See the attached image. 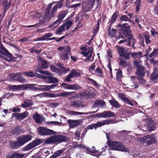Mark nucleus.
Segmentation results:
<instances>
[{"mask_svg":"<svg viewBox=\"0 0 158 158\" xmlns=\"http://www.w3.org/2000/svg\"><path fill=\"white\" fill-rule=\"evenodd\" d=\"M63 0H60L57 4L54 6L51 11V8L53 3H52L48 4L47 8L43 13V15L41 17H39L40 18L39 23L41 24H44L48 22L52 18L55 17L58 7L60 8L63 6Z\"/></svg>","mask_w":158,"mask_h":158,"instance_id":"1","label":"nucleus"},{"mask_svg":"<svg viewBox=\"0 0 158 158\" xmlns=\"http://www.w3.org/2000/svg\"><path fill=\"white\" fill-rule=\"evenodd\" d=\"M156 123L152 120L146 117L135 126V128L139 129L141 132H146L153 131L156 128Z\"/></svg>","mask_w":158,"mask_h":158,"instance_id":"2","label":"nucleus"},{"mask_svg":"<svg viewBox=\"0 0 158 158\" xmlns=\"http://www.w3.org/2000/svg\"><path fill=\"white\" fill-rule=\"evenodd\" d=\"M68 138L62 135L49 137L44 142V144H58L63 142L67 141Z\"/></svg>","mask_w":158,"mask_h":158,"instance_id":"3","label":"nucleus"},{"mask_svg":"<svg viewBox=\"0 0 158 158\" xmlns=\"http://www.w3.org/2000/svg\"><path fill=\"white\" fill-rule=\"evenodd\" d=\"M156 136L154 135H145L143 137H140L137 140L141 144L146 146L155 143L156 142Z\"/></svg>","mask_w":158,"mask_h":158,"instance_id":"4","label":"nucleus"},{"mask_svg":"<svg viewBox=\"0 0 158 158\" xmlns=\"http://www.w3.org/2000/svg\"><path fill=\"white\" fill-rule=\"evenodd\" d=\"M109 147L113 150L121 151L123 152H127L128 150L124 145L121 142L113 141L109 144Z\"/></svg>","mask_w":158,"mask_h":158,"instance_id":"5","label":"nucleus"},{"mask_svg":"<svg viewBox=\"0 0 158 158\" xmlns=\"http://www.w3.org/2000/svg\"><path fill=\"white\" fill-rule=\"evenodd\" d=\"M114 123H115V121L113 119L104 120L102 121L98 122L96 123L89 125L87 127L86 129L88 130H92L93 128H95L96 129L97 128L101 127L106 124L108 125Z\"/></svg>","mask_w":158,"mask_h":158,"instance_id":"6","label":"nucleus"},{"mask_svg":"<svg viewBox=\"0 0 158 158\" xmlns=\"http://www.w3.org/2000/svg\"><path fill=\"white\" fill-rule=\"evenodd\" d=\"M116 48L118 53L120 56L124 57L126 60L130 59V52L122 47L118 46H117Z\"/></svg>","mask_w":158,"mask_h":158,"instance_id":"7","label":"nucleus"},{"mask_svg":"<svg viewBox=\"0 0 158 158\" xmlns=\"http://www.w3.org/2000/svg\"><path fill=\"white\" fill-rule=\"evenodd\" d=\"M95 2V0H87L84 3H83L82 6V9L83 10L84 12H88L93 7Z\"/></svg>","mask_w":158,"mask_h":158,"instance_id":"8","label":"nucleus"},{"mask_svg":"<svg viewBox=\"0 0 158 158\" xmlns=\"http://www.w3.org/2000/svg\"><path fill=\"white\" fill-rule=\"evenodd\" d=\"M38 132L39 134L41 135H54L56 133V132L52 130L42 127H39Z\"/></svg>","mask_w":158,"mask_h":158,"instance_id":"9","label":"nucleus"},{"mask_svg":"<svg viewBox=\"0 0 158 158\" xmlns=\"http://www.w3.org/2000/svg\"><path fill=\"white\" fill-rule=\"evenodd\" d=\"M71 49L69 46L65 47V50L62 52L60 55V58L63 60H65L69 59V55L70 54Z\"/></svg>","mask_w":158,"mask_h":158,"instance_id":"10","label":"nucleus"},{"mask_svg":"<svg viewBox=\"0 0 158 158\" xmlns=\"http://www.w3.org/2000/svg\"><path fill=\"white\" fill-rule=\"evenodd\" d=\"M43 142V140L41 139H37L32 141V142L27 145L26 147V149L27 150H30L33 148L40 145Z\"/></svg>","mask_w":158,"mask_h":158,"instance_id":"11","label":"nucleus"},{"mask_svg":"<svg viewBox=\"0 0 158 158\" xmlns=\"http://www.w3.org/2000/svg\"><path fill=\"white\" fill-rule=\"evenodd\" d=\"M118 27L124 31V34L126 35V36H128L129 34H131V31H129L130 27L128 25V24L124 23L122 25L119 24L118 25Z\"/></svg>","mask_w":158,"mask_h":158,"instance_id":"12","label":"nucleus"},{"mask_svg":"<svg viewBox=\"0 0 158 158\" xmlns=\"http://www.w3.org/2000/svg\"><path fill=\"white\" fill-rule=\"evenodd\" d=\"M32 136L31 135H24L21 136L19 139L20 141V144L22 145L27 142L31 140Z\"/></svg>","mask_w":158,"mask_h":158,"instance_id":"13","label":"nucleus"},{"mask_svg":"<svg viewBox=\"0 0 158 158\" xmlns=\"http://www.w3.org/2000/svg\"><path fill=\"white\" fill-rule=\"evenodd\" d=\"M81 53L85 56H87L85 60V61H91V58L92 55V52L91 51H90L89 50L85 48Z\"/></svg>","mask_w":158,"mask_h":158,"instance_id":"14","label":"nucleus"},{"mask_svg":"<svg viewBox=\"0 0 158 158\" xmlns=\"http://www.w3.org/2000/svg\"><path fill=\"white\" fill-rule=\"evenodd\" d=\"M57 84H53L51 85H38L39 87H40V91H47L51 89H52L56 87Z\"/></svg>","mask_w":158,"mask_h":158,"instance_id":"15","label":"nucleus"},{"mask_svg":"<svg viewBox=\"0 0 158 158\" xmlns=\"http://www.w3.org/2000/svg\"><path fill=\"white\" fill-rule=\"evenodd\" d=\"M97 93V91L93 88H90L88 91H86L85 95L88 97L93 98L95 96Z\"/></svg>","mask_w":158,"mask_h":158,"instance_id":"16","label":"nucleus"},{"mask_svg":"<svg viewBox=\"0 0 158 158\" xmlns=\"http://www.w3.org/2000/svg\"><path fill=\"white\" fill-rule=\"evenodd\" d=\"M75 94L74 91L71 92H64L60 93L58 94H53V98L58 97H66Z\"/></svg>","mask_w":158,"mask_h":158,"instance_id":"17","label":"nucleus"},{"mask_svg":"<svg viewBox=\"0 0 158 158\" xmlns=\"http://www.w3.org/2000/svg\"><path fill=\"white\" fill-rule=\"evenodd\" d=\"M68 123L69 124V126L70 127L73 128L75 127L81 123V120H69L68 121Z\"/></svg>","mask_w":158,"mask_h":158,"instance_id":"18","label":"nucleus"},{"mask_svg":"<svg viewBox=\"0 0 158 158\" xmlns=\"http://www.w3.org/2000/svg\"><path fill=\"white\" fill-rule=\"evenodd\" d=\"M38 85H36L34 84H25L23 85L24 88L25 89H30L33 91H40V87H35L36 85L38 86Z\"/></svg>","mask_w":158,"mask_h":158,"instance_id":"19","label":"nucleus"},{"mask_svg":"<svg viewBox=\"0 0 158 158\" xmlns=\"http://www.w3.org/2000/svg\"><path fill=\"white\" fill-rule=\"evenodd\" d=\"M118 96L122 100L124 101V102L126 103L131 106H133V104L126 97V95L123 94H118Z\"/></svg>","mask_w":158,"mask_h":158,"instance_id":"20","label":"nucleus"},{"mask_svg":"<svg viewBox=\"0 0 158 158\" xmlns=\"http://www.w3.org/2000/svg\"><path fill=\"white\" fill-rule=\"evenodd\" d=\"M33 118L35 121L38 123H41L44 121V117L37 113L33 115Z\"/></svg>","mask_w":158,"mask_h":158,"instance_id":"21","label":"nucleus"},{"mask_svg":"<svg viewBox=\"0 0 158 158\" xmlns=\"http://www.w3.org/2000/svg\"><path fill=\"white\" fill-rule=\"evenodd\" d=\"M70 105L73 107H75L77 108L81 107L82 108L85 106V105L81 102H79L77 101H71L69 102Z\"/></svg>","mask_w":158,"mask_h":158,"instance_id":"22","label":"nucleus"},{"mask_svg":"<svg viewBox=\"0 0 158 158\" xmlns=\"http://www.w3.org/2000/svg\"><path fill=\"white\" fill-rule=\"evenodd\" d=\"M106 106L105 102L102 100H98L95 101L92 106V108H95L98 106L103 107Z\"/></svg>","mask_w":158,"mask_h":158,"instance_id":"23","label":"nucleus"},{"mask_svg":"<svg viewBox=\"0 0 158 158\" xmlns=\"http://www.w3.org/2000/svg\"><path fill=\"white\" fill-rule=\"evenodd\" d=\"M15 117L18 119H23L28 116L27 112H24L21 113H15L13 114Z\"/></svg>","mask_w":158,"mask_h":158,"instance_id":"24","label":"nucleus"},{"mask_svg":"<svg viewBox=\"0 0 158 158\" xmlns=\"http://www.w3.org/2000/svg\"><path fill=\"white\" fill-rule=\"evenodd\" d=\"M20 143L18 138L17 141L10 143V146L12 148H17L22 146V145L20 144Z\"/></svg>","mask_w":158,"mask_h":158,"instance_id":"25","label":"nucleus"},{"mask_svg":"<svg viewBox=\"0 0 158 158\" xmlns=\"http://www.w3.org/2000/svg\"><path fill=\"white\" fill-rule=\"evenodd\" d=\"M39 63L40 64V67L42 69H46L48 68L49 65V63L44 60H40Z\"/></svg>","mask_w":158,"mask_h":158,"instance_id":"26","label":"nucleus"},{"mask_svg":"<svg viewBox=\"0 0 158 158\" xmlns=\"http://www.w3.org/2000/svg\"><path fill=\"white\" fill-rule=\"evenodd\" d=\"M33 105L32 101L29 99H27L25 100L23 103L21 105V106L23 108L29 107Z\"/></svg>","mask_w":158,"mask_h":158,"instance_id":"27","label":"nucleus"},{"mask_svg":"<svg viewBox=\"0 0 158 158\" xmlns=\"http://www.w3.org/2000/svg\"><path fill=\"white\" fill-rule=\"evenodd\" d=\"M36 96L40 97H49L53 98V94L50 93H43L36 95Z\"/></svg>","mask_w":158,"mask_h":158,"instance_id":"28","label":"nucleus"},{"mask_svg":"<svg viewBox=\"0 0 158 158\" xmlns=\"http://www.w3.org/2000/svg\"><path fill=\"white\" fill-rule=\"evenodd\" d=\"M2 51L0 50V54L7 56L8 58H11L12 55L5 48H2Z\"/></svg>","mask_w":158,"mask_h":158,"instance_id":"29","label":"nucleus"},{"mask_svg":"<svg viewBox=\"0 0 158 158\" xmlns=\"http://www.w3.org/2000/svg\"><path fill=\"white\" fill-rule=\"evenodd\" d=\"M128 38V41L127 42L126 45L128 46L131 45V42H132V47L134 48V44L136 42V40L132 38V36L131 35L129 34Z\"/></svg>","mask_w":158,"mask_h":158,"instance_id":"30","label":"nucleus"},{"mask_svg":"<svg viewBox=\"0 0 158 158\" xmlns=\"http://www.w3.org/2000/svg\"><path fill=\"white\" fill-rule=\"evenodd\" d=\"M136 75L139 76V77H143L144 75V69L143 67H139L137 70Z\"/></svg>","mask_w":158,"mask_h":158,"instance_id":"31","label":"nucleus"},{"mask_svg":"<svg viewBox=\"0 0 158 158\" xmlns=\"http://www.w3.org/2000/svg\"><path fill=\"white\" fill-rule=\"evenodd\" d=\"M58 67L60 68V71L58 72V73H66L67 72L69 71V69H66L64 67L62 66L60 64H58Z\"/></svg>","mask_w":158,"mask_h":158,"instance_id":"32","label":"nucleus"},{"mask_svg":"<svg viewBox=\"0 0 158 158\" xmlns=\"http://www.w3.org/2000/svg\"><path fill=\"white\" fill-rule=\"evenodd\" d=\"M24 87L23 85H13L9 86V89L10 90L12 91H16L19 90L21 88Z\"/></svg>","mask_w":158,"mask_h":158,"instance_id":"33","label":"nucleus"},{"mask_svg":"<svg viewBox=\"0 0 158 158\" xmlns=\"http://www.w3.org/2000/svg\"><path fill=\"white\" fill-rule=\"evenodd\" d=\"M24 156V154H20L17 153H14L11 154L10 156H8L6 158H22Z\"/></svg>","mask_w":158,"mask_h":158,"instance_id":"34","label":"nucleus"},{"mask_svg":"<svg viewBox=\"0 0 158 158\" xmlns=\"http://www.w3.org/2000/svg\"><path fill=\"white\" fill-rule=\"evenodd\" d=\"M69 74L71 76V77L72 78L78 77L81 75V74L79 73L76 70H72Z\"/></svg>","mask_w":158,"mask_h":158,"instance_id":"35","label":"nucleus"},{"mask_svg":"<svg viewBox=\"0 0 158 158\" xmlns=\"http://www.w3.org/2000/svg\"><path fill=\"white\" fill-rule=\"evenodd\" d=\"M109 102L112 106L118 108L120 107V105L114 99L110 100Z\"/></svg>","mask_w":158,"mask_h":158,"instance_id":"36","label":"nucleus"},{"mask_svg":"<svg viewBox=\"0 0 158 158\" xmlns=\"http://www.w3.org/2000/svg\"><path fill=\"white\" fill-rule=\"evenodd\" d=\"M72 23L73 21L72 20L67 19L66 20V22L63 24L65 27H66V29L67 30H69L72 24Z\"/></svg>","mask_w":158,"mask_h":158,"instance_id":"37","label":"nucleus"},{"mask_svg":"<svg viewBox=\"0 0 158 158\" xmlns=\"http://www.w3.org/2000/svg\"><path fill=\"white\" fill-rule=\"evenodd\" d=\"M35 72H39V73H41V74H43L45 75H51L52 73L48 71H44L40 69H37L35 70Z\"/></svg>","mask_w":158,"mask_h":158,"instance_id":"38","label":"nucleus"},{"mask_svg":"<svg viewBox=\"0 0 158 158\" xmlns=\"http://www.w3.org/2000/svg\"><path fill=\"white\" fill-rule=\"evenodd\" d=\"M67 14V12L66 11H64L62 12L60 14L58 15L57 17L58 19L57 20L60 22L65 17Z\"/></svg>","mask_w":158,"mask_h":158,"instance_id":"39","label":"nucleus"},{"mask_svg":"<svg viewBox=\"0 0 158 158\" xmlns=\"http://www.w3.org/2000/svg\"><path fill=\"white\" fill-rule=\"evenodd\" d=\"M11 132L14 135H18L22 133V131L19 127L15 128Z\"/></svg>","mask_w":158,"mask_h":158,"instance_id":"40","label":"nucleus"},{"mask_svg":"<svg viewBox=\"0 0 158 158\" xmlns=\"http://www.w3.org/2000/svg\"><path fill=\"white\" fill-rule=\"evenodd\" d=\"M60 23V22L57 20L56 21L53 22L52 24L49 25L48 27L52 28V29H54L59 26Z\"/></svg>","mask_w":158,"mask_h":158,"instance_id":"41","label":"nucleus"},{"mask_svg":"<svg viewBox=\"0 0 158 158\" xmlns=\"http://www.w3.org/2000/svg\"><path fill=\"white\" fill-rule=\"evenodd\" d=\"M95 74L100 77H102L103 76L102 72V70L99 68H97L96 69L95 71Z\"/></svg>","mask_w":158,"mask_h":158,"instance_id":"42","label":"nucleus"},{"mask_svg":"<svg viewBox=\"0 0 158 158\" xmlns=\"http://www.w3.org/2000/svg\"><path fill=\"white\" fill-rule=\"evenodd\" d=\"M131 56L133 58H140L142 57V53L141 52H136L132 53Z\"/></svg>","mask_w":158,"mask_h":158,"instance_id":"43","label":"nucleus"},{"mask_svg":"<svg viewBox=\"0 0 158 158\" xmlns=\"http://www.w3.org/2000/svg\"><path fill=\"white\" fill-rule=\"evenodd\" d=\"M23 74V73H10V74L9 77H10V78L11 79H13L14 78H15L17 77H18V76H20L21 75H22Z\"/></svg>","mask_w":158,"mask_h":158,"instance_id":"44","label":"nucleus"},{"mask_svg":"<svg viewBox=\"0 0 158 158\" xmlns=\"http://www.w3.org/2000/svg\"><path fill=\"white\" fill-rule=\"evenodd\" d=\"M47 80H49L52 83H56L58 82V79L52 76L47 77Z\"/></svg>","mask_w":158,"mask_h":158,"instance_id":"45","label":"nucleus"},{"mask_svg":"<svg viewBox=\"0 0 158 158\" xmlns=\"http://www.w3.org/2000/svg\"><path fill=\"white\" fill-rule=\"evenodd\" d=\"M105 118L111 117H115L116 116L110 111H105Z\"/></svg>","mask_w":158,"mask_h":158,"instance_id":"46","label":"nucleus"},{"mask_svg":"<svg viewBox=\"0 0 158 158\" xmlns=\"http://www.w3.org/2000/svg\"><path fill=\"white\" fill-rule=\"evenodd\" d=\"M82 88V87L77 84L71 85V89L76 90L81 89Z\"/></svg>","mask_w":158,"mask_h":158,"instance_id":"47","label":"nucleus"},{"mask_svg":"<svg viewBox=\"0 0 158 158\" xmlns=\"http://www.w3.org/2000/svg\"><path fill=\"white\" fill-rule=\"evenodd\" d=\"M122 70L120 69H118V70L117 73H116V79L118 80L119 81L120 79L122 77Z\"/></svg>","mask_w":158,"mask_h":158,"instance_id":"48","label":"nucleus"},{"mask_svg":"<svg viewBox=\"0 0 158 158\" xmlns=\"http://www.w3.org/2000/svg\"><path fill=\"white\" fill-rule=\"evenodd\" d=\"M117 17V15L116 13H114L110 20V25L114 23L116 20Z\"/></svg>","mask_w":158,"mask_h":158,"instance_id":"49","label":"nucleus"},{"mask_svg":"<svg viewBox=\"0 0 158 158\" xmlns=\"http://www.w3.org/2000/svg\"><path fill=\"white\" fill-rule=\"evenodd\" d=\"M65 27L64 24L60 26L56 31V34H60L62 32L65 30Z\"/></svg>","mask_w":158,"mask_h":158,"instance_id":"50","label":"nucleus"},{"mask_svg":"<svg viewBox=\"0 0 158 158\" xmlns=\"http://www.w3.org/2000/svg\"><path fill=\"white\" fill-rule=\"evenodd\" d=\"M158 78V73H153L151 76V80L153 81L156 80Z\"/></svg>","mask_w":158,"mask_h":158,"instance_id":"51","label":"nucleus"},{"mask_svg":"<svg viewBox=\"0 0 158 158\" xmlns=\"http://www.w3.org/2000/svg\"><path fill=\"white\" fill-rule=\"evenodd\" d=\"M69 114L70 115H83V112H80L73 110L69 111Z\"/></svg>","mask_w":158,"mask_h":158,"instance_id":"52","label":"nucleus"},{"mask_svg":"<svg viewBox=\"0 0 158 158\" xmlns=\"http://www.w3.org/2000/svg\"><path fill=\"white\" fill-rule=\"evenodd\" d=\"M64 150L63 149H61L58 150L55 152L53 154L54 156L56 158L59 156L60 154H62L64 152Z\"/></svg>","mask_w":158,"mask_h":158,"instance_id":"53","label":"nucleus"},{"mask_svg":"<svg viewBox=\"0 0 158 158\" xmlns=\"http://www.w3.org/2000/svg\"><path fill=\"white\" fill-rule=\"evenodd\" d=\"M46 123L48 125L52 124L55 126H60L61 124L60 122L57 121H52L47 122Z\"/></svg>","mask_w":158,"mask_h":158,"instance_id":"54","label":"nucleus"},{"mask_svg":"<svg viewBox=\"0 0 158 158\" xmlns=\"http://www.w3.org/2000/svg\"><path fill=\"white\" fill-rule=\"evenodd\" d=\"M22 75L18 76L16 80L22 83H25L26 82V80L24 78L21 76Z\"/></svg>","mask_w":158,"mask_h":158,"instance_id":"55","label":"nucleus"},{"mask_svg":"<svg viewBox=\"0 0 158 158\" xmlns=\"http://www.w3.org/2000/svg\"><path fill=\"white\" fill-rule=\"evenodd\" d=\"M24 73L28 77H33L35 76V74L33 73V72L31 71L24 72Z\"/></svg>","mask_w":158,"mask_h":158,"instance_id":"56","label":"nucleus"},{"mask_svg":"<svg viewBox=\"0 0 158 158\" xmlns=\"http://www.w3.org/2000/svg\"><path fill=\"white\" fill-rule=\"evenodd\" d=\"M85 149L87 152H89L95 153L97 152L94 146L93 147L92 149L87 147L85 148Z\"/></svg>","mask_w":158,"mask_h":158,"instance_id":"57","label":"nucleus"},{"mask_svg":"<svg viewBox=\"0 0 158 158\" xmlns=\"http://www.w3.org/2000/svg\"><path fill=\"white\" fill-rule=\"evenodd\" d=\"M117 30L114 29H112V30H110L109 31V35L111 36V37H113L115 36V34L116 33Z\"/></svg>","mask_w":158,"mask_h":158,"instance_id":"58","label":"nucleus"},{"mask_svg":"<svg viewBox=\"0 0 158 158\" xmlns=\"http://www.w3.org/2000/svg\"><path fill=\"white\" fill-rule=\"evenodd\" d=\"M120 19L122 21H127V20L130 22L131 21L130 19H129L128 17L126 15H123L120 17Z\"/></svg>","mask_w":158,"mask_h":158,"instance_id":"59","label":"nucleus"},{"mask_svg":"<svg viewBox=\"0 0 158 158\" xmlns=\"http://www.w3.org/2000/svg\"><path fill=\"white\" fill-rule=\"evenodd\" d=\"M62 86H63L64 89H71V85L65 83H62L61 84Z\"/></svg>","mask_w":158,"mask_h":158,"instance_id":"60","label":"nucleus"},{"mask_svg":"<svg viewBox=\"0 0 158 158\" xmlns=\"http://www.w3.org/2000/svg\"><path fill=\"white\" fill-rule=\"evenodd\" d=\"M140 0H137L135 2V4L136 5V10L137 13L139 11L140 8L139 6H140Z\"/></svg>","mask_w":158,"mask_h":158,"instance_id":"61","label":"nucleus"},{"mask_svg":"<svg viewBox=\"0 0 158 158\" xmlns=\"http://www.w3.org/2000/svg\"><path fill=\"white\" fill-rule=\"evenodd\" d=\"M144 37L146 44H149L151 42V40L150 39V36L147 35H144Z\"/></svg>","mask_w":158,"mask_h":158,"instance_id":"62","label":"nucleus"},{"mask_svg":"<svg viewBox=\"0 0 158 158\" xmlns=\"http://www.w3.org/2000/svg\"><path fill=\"white\" fill-rule=\"evenodd\" d=\"M53 35V34L51 33H48L44 35L43 37L44 40L48 39L49 37H51Z\"/></svg>","mask_w":158,"mask_h":158,"instance_id":"63","label":"nucleus"},{"mask_svg":"<svg viewBox=\"0 0 158 158\" xmlns=\"http://www.w3.org/2000/svg\"><path fill=\"white\" fill-rule=\"evenodd\" d=\"M50 69L52 72H55L58 73V72L60 71L59 69H58L52 65L51 66Z\"/></svg>","mask_w":158,"mask_h":158,"instance_id":"64","label":"nucleus"}]
</instances>
